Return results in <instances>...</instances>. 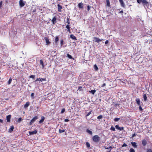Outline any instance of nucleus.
Returning <instances> with one entry per match:
<instances>
[{
	"mask_svg": "<svg viewBox=\"0 0 152 152\" xmlns=\"http://www.w3.org/2000/svg\"><path fill=\"white\" fill-rule=\"evenodd\" d=\"M119 1L121 5L123 7H124L125 6V4L123 0H119Z\"/></svg>",
	"mask_w": 152,
	"mask_h": 152,
	"instance_id": "f3484780",
	"label": "nucleus"
},
{
	"mask_svg": "<svg viewBox=\"0 0 152 152\" xmlns=\"http://www.w3.org/2000/svg\"><path fill=\"white\" fill-rule=\"evenodd\" d=\"M11 118V115H7V122H9L10 121V119Z\"/></svg>",
	"mask_w": 152,
	"mask_h": 152,
	"instance_id": "9d476101",
	"label": "nucleus"
},
{
	"mask_svg": "<svg viewBox=\"0 0 152 152\" xmlns=\"http://www.w3.org/2000/svg\"><path fill=\"white\" fill-rule=\"evenodd\" d=\"M100 139V137L97 135L94 136L92 137V140L93 141L95 142H99Z\"/></svg>",
	"mask_w": 152,
	"mask_h": 152,
	"instance_id": "f03ea898",
	"label": "nucleus"
},
{
	"mask_svg": "<svg viewBox=\"0 0 152 152\" xmlns=\"http://www.w3.org/2000/svg\"><path fill=\"white\" fill-rule=\"evenodd\" d=\"M137 2L139 4H141L145 8L148 9L150 3L146 0H137Z\"/></svg>",
	"mask_w": 152,
	"mask_h": 152,
	"instance_id": "f257e3e1",
	"label": "nucleus"
},
{
	"mask_svg": "<svg viewBox=\"0 0 152 152\" xmlns=\"http://www.w3.org/2000/svg\"><path fill=\"white\" fill-rule=\"evenodd\" d=\"M130 152H135V151L134 149L132 148H130L129 150Z\"/></svg>",
	"mask_w": 152,
	"mask_h": 152,
	"instance_id": "2f4dec72",
	"label": "nucleus"
},
{
	"mask_svg": "<svg viewBox=\"0 0 152 152\" xmlns=\"http://www.w3.org/2000/svg\"><path fill=\"white\" fill-rule=\"evenodd\" d=\"M143 98L144 101H146L147 100V97L146 94H144L143 95Z\"/></svg>",
	"mask_w": 152,
	"mask_h": 152,
	"instance_id": "a211bd4d",
	"label": "nucleus"
},
{
	"mask_svg": "<svg viewBox=\"0 0 152 152\" xmlns=\"http://www.w3.org/2000/svg\"><path fill=\"white\" fill-rule=\"evenodd\" d=\"M65 131V130L64 129H59V132L60 133H63Z\"/></svg>",
	"mask_w": 152,
	"mask_h": 152,
	"instance_id": "c85d7f7f",
	"label": "nucleus"
},
{
	"mask_svg": "<svg viewBox=\"0 0 152 152\" xmlns=\"http://www.w3.org/2000/svg\"><path fill=\"white\" fill-rule=\"evenodd\" d=\"M12 78H11V77L10 78V79H9V80H8V85H10L12 81Z\"/></svg>",
	"mask_w": 152,
	"mask_h": 152,
	"instance_id": "393cba45",
	"label": "nucleus"
},
{
	"mask_svg": "<svg viewBox=\"0 0 152 152\" xmlns=\"http://www.w3.org/2000/svg\"><path fill=\"white\" fill-rule=\"evenodd\" d=\"M44 38L45 40V41L46 42V45H48L50 44V42L49 41V39L47 37H45Z\"/></svg>",
	"mask_w": 152,
	"mask_h": 152,
	"instance_id": "39448f33",
	"label": "nucleus"
},
{
	"mask_svg": "<svg viewBox=\"0 0 152 152\" xmlns=\"http://www.w3.org/2000/svg\"><path fill=\"white\" fill-rule=\"evenodd\" d=\"M110 129V130H113V131H115V128H114V127L113 126H112L111 127Z\"/></svg>",
	"mask_w": 152,
	"mask_h": 152,
	"instance_id": "f704fd0d",
	"label": "nucleus"
},
{
	"mask_svg": "<svg viewBox=\"0 0 152 152\" xmlns=\"http://www.w3.org/2000/svg\"><path fill=\"white\" fill-rule=\"evenodd\" d=\"M33 12H36V10H33Z\"/></svg>",
	"mask_w": 152,
	"mask_h": 152,
	"instance_id": "e2e57ef3",
	"label": "nucleus"
},
{
	"mask_svg": "<svg viewBox=\"0 0 152 152\" xmlns=\"http://www.w3.org/2000/svg\"><path fill=\"white\" fill-rule=\"evenodd\" d=\"M58 10H61L62 8V7L61 6L58 4Z\"/></svg>",
	"mask_w": 152,
	"mask_h": 152,
	"instance_id": "cd10ccee",
	"label": "nucleus"
},
{
	"mask_svg": "<svg viewBox=\"0 0 152 152\" xmlns=\"http://www.w3.org/2000/svg\"><path fill=\"white\" fill-rule=\"evenodd\" d=\"M90 7L89 5L87 6V10H90Z\"/></svg>",
	"mask_w": 152,
	"mask_h": 152,
	"instance_id": "6e6d98bb",
	"label": "nucleus"
},
{
	"mask_svg": "<svg viewBox=\"0 0 152 152\" xmlns=\"http://www.w3.org/2000/svg\"><path fill=\"white\" fill-rule=\"evenodd\" d=\"M70 37L71 38L73 39L77 40L76 37L73 34H71Z\"/></svg>",
	"mask_w": 152,
	"mask_h": 152,
	"instance_id": "aec40b11",
	"label": "nucleus"
},
{
	"mask_svg": "<svg viewBox=\"0 0 152 152\" xmlns=\"http://www.w3.org/2000/svg\"><path fill=\"white\" fill-rule=\"evenodd\" d=\"M37 132L36 129L34 130V131L32 132H29V134L30 135H32L36 134Z\"/></svg>",
	"mask_w": 152,
	"mask_h": 152,
	"instance_id": "1a4fd4ad",
	"label": "nucleus"
},
{
	"mask_svg": "<svg viewBox=\"0 0 152 152\" xmlns=\"http://www.w3.org/2000/svg\"><path fill=\"white\" fill-rule=\"evenodd\" d=\"M58 11L60 12L61 11V10H58Z\"/></svg>",
	"mask_w": 152,
	"mask_h": 152,
	"instance_id": "0e129e2a",
	"label": "nucleus"
},
{
	"mask_svg": "<svg viewBox=\"0 0 152 152\" xmlns=\"http://www.w3.org/2000/svg\"><path fill=\"white\" fill-rule=\"evenodd\" d=\"M139 109L140 110V111H142V110H143V109L142 108L141 106L140 105H139Z\"/></svg>",
	"mask_w": 152,
	"mask_h": 152,
	"instance_id": "e433bc0d",
	"label": "nucleus"
},
{
	"mask_svg": "<svg viewBox=\"0 0 152 152\" xmlns=\"http://www.w3.org/2000/svg\"><path fill=\"white\" fill-rule=\"evenodd\" d=\"M56 18L55 17L53 18L52 19V21L53 24L56 23Z\"/></svg>",
	"mask_w": 152,
	"mask_h": 152,
	"instance_id": "412c9836",
	"label": "nucleus"
},
{
	"mask_svg": "<svg viewBox=\"0 0 152 152\" xmlns=\"http://www.w3.org/2000/svg\"><path fill=\"white\" fill-rule=\"evenodd\" d=\"M3 122V120L1 119H0V122L1 123H2Z\"/></svg>",
	"mask_w": 152,
	"mask_h": 152,
	"instance_id": "bf43d9fd",
	"label": "nucleus"
},
{
	"mask_svg": "<svg viewBox=\"0 0 152 152\" xmlns=\"http://www.w3.org/2000/svg\"><path fill=\"white\" fill-rule=\"evenodd\" d=\"M131 144L134 148H137V145L136 142H131Z\"/></svg>",
	"mask_w": 152,
	"mask_h": 152,
	"instance_id": "ddd939ff",
	"label": "nucleus"
},
{
	"mask_svg": "<svg viewBox=\"0 0 152 152\" xmlns=\"http://www.w3.org/2000/svg\"><path fill=\"white\" fill-rule=\"evenodd\" d=\"M66 27L67 29V31L69 33L70 32V27L69 25V24L66 25Z\"/></svg>",
	"mask_w": 152,
	"mask_h": 152,
	"instance_id": "2eb2a0df",
	"label": "nucleus"
},
{
	"mask_svg": "<svg viewBox=\"0 0 152 152\" xmlns=\"http://www.w3.org/2000/svg\"><path fill=\"white\" fill-rule=\"evenodd\" d=\"M106 85V84L105 83H103L101 86L102 87H104Z\"/></svg>",
	"mask_w": 152,
	"mask_h": 152,
	"instance_id": "864d4df0",
	"label": "nucleus"
},
{
	"mask_svg": "<svg viewBox=\"0 0 152 152\" xmlns=\"http://www.w3.org/2000/svg\"><path fill=\"white\" fill-rule=\"evenodd\" d=\"M55 41L56 42H57V36L56 37Z\"/></svg>",
	"mask_w": 152,
	"mask_h": 152,
	"instance_id": "4d7b16f0",
	"label": "nucleus"
},
{
	"mask_svg": "<svg viewBox=\"0 0 152 152\" xmlns=\"http://www.w3.org/2000/svg\"><path fill=\"white\" fill-rule=\"evenodd\" d=\"M147 152H152V151L151 149H148Z\"/></svg>",
	"mask_w": 152,
	"mask_h": 152,
	"instance_id": "a18cd8bd",
	"label": "nucleus"
},
{
	"mask_svg": "<svg viewBox=\"0 0 152 152\" xmlns=\"http://www.w3.org/2000/svg\"><path fill=\"white\" fill-rule=\"evenodd\" d=\"M82 88V87L80 86H79L78 87V89H80L81 88Z\"/></svg>",
	"mask_w": 152,
	"mask_h": 152,
	"instance_id": "13d9d810",
	"label": "nucleus"
},
{
	"mask_svg": "<svg viewBox=\"0 0 152 152\" xmlns=\"http://www.w3.org/2000/svg\"><path fill=\"white\" fill-rule=\"evenodd\" d=\"M2 1H1L0 2V8H1V5H2Z\"/></svg>",
	"mask_w": 152,
	"mask_h": 152,
	"instance_id": "09e8293b",
	"label": "nucleus"
},
{
	"mask_svg": "<svg viewBox=\"0 0 152 152\" xmlns=\"http://www.w3.org/2000/svg\"><path fill=\"white\" fill-rule=\"evenodd\" d=\"M136 103L138 105H140V101L139 98H137L136 99Z\"/></svg>",
	"mask_w": 152,
	"mask_h": 152,
	"instance_id": "f8f14e48",
	"label": "nucleus"
},
{
	"mask_svg": "<svg viewBox=\"0 0 152 152\" xmlns=\"http://www.w3.org/2000/svg\"><path fill=\"white\" fill-rule=\"evenodd\" d=\"M115 127L116 129L120 130H123L124 129L123 127H120L118 125H115Z\"/></svg>",
	"mask_w": 152,
	"mask_h": 152,
	"instance_id": "0eeeda50",
	"label": "nucleus"
},
{
	"mask_svg": "<svg viewBox=\"0 0 152 152\" xmlns=\"http://www.w3.org/2000/svg\"><path fill=\"white\" fill-rule=\"evenodd\" d=\"M35 77V75H31L30 77V78H34Z\"/></svg>",
	"mask_w": 152,
	"mask_h": 152,
	"instance_id": "ea45409f",
	"label": "nucleus"
},
{
	"mask_svg": "<svg viewBox=\"0 0 152 152\" xmlns=\"http://www.w3.org/2000/svg\"><path fill=\"white\" fill-rule=\"evenodd\" d=\"M22 120V119L21 118H19L18 120V122H20Z\"/></svg>",
	"mask_w": 152,
	"mask_h": 152,
	"instance_id": "49530a36",
	"label": "nucleus"
},
{
	"mask_svg": "<svg viewBox=\"0 0 152 152\" xmlns=\"http://www.w3.org/2000/svg\"><path fill=\"white\" fill-rule=\"evenodd\" d=\"M94 39L95 40V42H99L102 41V39H100L98 37H94Z\"/></svg>",
	"mask_w": 152,
	"mask_h": 152,
	"instance_id": "423d86ee",
	"label": "nucleus"
},
{
	"mask_svg": "<svg viewBox=\"0 0 152 152\" xmlns=\"http://www.w3.org/2000/svg\"><path fill=\"white\" fill-rule=\"evenodd\" d=\"M30 102H27L24 105V107L25 108H27L29 105Z\"/></svg>",
	"mask_w": 152,
	"mask_h": 152,
	"instance_id": "4468645a",
	"label": "nucleus"
},
{
	"mask_svg": "<svg viewBox=\"0 0 152 152\" xmlns=\"http://www.w3.org/2000/svg\"><path fill=\"white\" fill-rule=\"evenodd\" d=\"M67 19V22L68 23V24H69L70 23V22H69V18H67L66 19Z\"/></svg>",
	"mask_w": 152,
	"mask_h": 152,
	"instance_id": "8fccbe9b",
	"label": "nucleus"
},
{
	"mask_svg": "<svg viewBox=\"0 0 152 152\" xmlns=\"http://www.w3.org/2000/svg\"><path fill=\"white\" fill-rule=\"evenodd\" d=\"M40 81H45L46 80L45 78H40V79H39Z\"/></svg>",
	"mask_w": 152,
	"mask_h": 152,
	"instance_id": "c9c22d12",
	"label": "nucleus"
},
{
	"mask_svg": "<svg viewBox=\"0 0 152 152\" xmlns=\"http://www.w3.org/2000/svg\"><path fill=\"white\" fill-rule=\"evenodd\" d=\"M67 19V22L68 23V24H69L70 23V22H69V18H67L66 19Z\"/></svg>",
	"mask_w": 152,
	"mask_h": 152,
	"instance_id": "3c124183",
	"label": "nucleus"
},
{
	"mask_svg": "<svg viewBox=\"0 0 152 152\" xmlns=\"http://www.w3.org/2000/svg\"><path fill=\"white\" fill-rule=\"evenodd\" d=\"M119 104H115V106H119Z\"/></svg>",
	"mask_w": 152,
	"mask_h": 152,
	"instance_id": "052dcab7",
	"label": "nucleus"
},
{
	"mask_svg": "<svg viewBox=\"0 0 152 152\" xmlns=\"http://www.w3.org/2000/svg\"><path fill=\"white\" fill-rule=\"evenodd\" d=\"M137 135L136 134L134 133L133 134L131 138H133L134 137H135Z\"/></svg>",
	"mask_w": 152,
	"mask_h": 152,
	"instance_id": "79ce46f5",
	"label": "nucleus"
},
{
	"mask_svg": "<svg viewBox=\"0 0 152 152\" xmlns=\"http://www.w3.org/2000/svg\"><path fill=\"white\" fill-rule=\"evenodd\" d=\"M109 42V41L108 40H107L105 42V44L106 45Z\"/></svg>",
	"mask_w": 152,
	"mask_h": 152,
	"instance_id": "de8ad7c7",
	"label": "nucleus"
},
{
	"mask_svg": "<svg viewBox=\"0 0 152 152\" xmlns=\"http://www.w3.org/2000/svg\"><path fill=\"white\" fill-rule=\"evenodd\" d=\"M26 4V2L23 0H20L19 1V6L20 7H24Z\"/></svg>",
	"mask_w": 152,
	"mask_h": 152,
	"instance_id": "7ed1b4c3",
	"label": "nucleus"
},
{
	"mask_svg": "<svg viewBox=\"0 0 152 152\" xmlns=\"http://www.w3.org/2000/svg\"><path fill=\"white\" fill-rule=\"evenodd\" d=\"M106 6L107 7L110 6V1L109 0H106Z\"/></svg>",
	"mask_w": 152,
	"mask_h": 152,
	"instance_id": "4be33fe9",
	"label": "nucleus"
},
{
	"mask_svg": "<svg viewBox=\"0 0 152 152\" xmlns=\"http://www.w3.org/2000/svg\"><path fill=\"white\" fill-rule=\"evenodd\" d=\"M78 6L79 9H82L83 8V4L82 2L78 4Z\"/></svg>",
	"mask_w": 152,
	"mask_h": 152,
	"instance_id": "9b49d317",
	"label": "nucleus"
},
{
	"mask_svg": "<svg viewBox=\"0 0 152 152\" xmlns=\"http://www.w3.org/2000/svg\"><path fill=\"white\" fill-rule=\"evenodd\" d=\"M69 121V120L68 119H65L64 120V121L66 122H68V121Z\"/></svg>",
	"mask_w": 152,
	"mask_h": 152,
	"instance_id": "603ef678",
	"label": "nucleus"
},
{
	"mask_svg": "<svg viewBox=\"0 0 152 152\" xmlns=\"http://www.w3.org/2000/svg\"><path fill=\"white\" fill-rule=\"evenodd\" d=\"M34 93H32L31 94V96L32 99H34Z\"/></svg>",
	"mask_w": 152,
	"mask_h": 152,
	"instance_id": "a19ab883",
	"label": "nucleus"
},
{
	"mask_svg": "<svg viewBox=\"0 0 152 152\" xmlns=\"http://www.w3.org/2000/svg\"><path fill=\"white\" fill-rule=\"evenodd\" d=\"M127 146V145L125 143L123 144L122 145V147H126Z\"/></svg>",
	"mask_w": 152,
	"mask_h": 152,
	"instance_id": "c03bdc74",
	"label": "nucleus"
},
{
	"mask_svg": "<svg viewBox=\"0 0 152 152\" xmlns=\"http://www.w3.org/2000/svg\"><path fill=\"white\" fill-rule=\"evenodd\" d=\"M40 64L42 66V68H44V64L42 60L41 59L40 61Z\"/></svg>",
	"mask_w": 152,
	"mask_h": 152,
	"instance_id": "b1692460",
	"label": "nucleus"
},
{
	"mask_svg": "<svg viewBox=\"0 0 152 152\" xmlns=\"http://www.w3.org/2000/svg\"><path fill=\"white\" fill-rule=\"evenodd\" d=\"M14 129V127L13 126H12L11 127V128L9 129L8 132H12L13 131V129Z\"/></svg>",
	"mask_w": 152,
	"mask_h": 152,
	"instance_id": "6ab92c4d",
	"label": "nucleus"
},
{
	"mask_svg": "<svg viewBox=\"0 0 152 152\" xmlns=\"http://www.w3.org/2000/svg\"><path fill=\"white\" fill-rule=\"evenodd\" d=\"M45 118L44 117V116L41 117V119L39 121V123L41 124V123H42L45 120Z\"/></svg>",
	"mask_w": 152,
	"mask_h": 152,
	"instance_id": "dca6fc26",
	"label": "nucleus"
},
{
	"mask_svg": "<svg viewBox=\"0 0 152 152\" xmlns=\"http://www.w3.org/2000/svg\"><path fill=\"white\" fill-rule=\"evenodd\" d=\"M64 41L63 39H61L60 41V43L61 45V46H62L64 44Z\"/></svg>",
	"mask_w": 152,
	"mask_h": 152,
	"instance_id": "bb28decb",
	"label": "nucleus"
},
{
	"mask_svg": "<svg viewBox=\"0 0 152 152\" xmlns=\"http://www.w3.org/2000/svg\"><path fill=\"white\" fill-rule=\"evenodd\" d=\"M65 108H63L61 110V113H63L65 111Z\"/></svg>",
	"mask_w": 152,
	"mask_h": 152,
	"instance_id": "58836bf2",
	"label": "nucleus"
},
{
	"mask_svg": "<svg viewBox=\"0 0 152 152\" xmlns=\"http://www.w3.org/2000/svg\"><path fill=\"white\" fill-rule=\"evenodd\" d=\"M142 143L143 146H145L146 145L147 142L146 140L143 139L142 140Z\"/></svg>",
	"mask_w": 152,
	"mask_h": 152,
	"instance_id": "6e6552de",
	"label": "nucleus"
},
{
	"mask_svg": "<svg viewBox=\"0 0 152 152\" xmlns=\"http://www.w3.org/2000/svg\"><path fill=\"white\" fill-rule=\"evenodd\" d=\"M95 69L97 71L98 69V68L96 64H95L94 66Z\"/></svg>",
	"mask_w": 152,
	"mask_h": 152,
	"instance_id": "7c9ffc66",
	"label": "nucleus"
},
{
	"mask_svg": "<svg viewBox=\"0 0 152 152\" xmlns=\"http://www.w3.org/2000/svg\"><path fill=\"white\" fill-rule=\"evenodd\" d=\"M119 13H123V10H121V11H120V12H119Z\"/></svg>",
	"mask_w": 152,
	"mask_h": 152,
	"instance_id": "680f3d73",
	"label": "nucleus"
},
{
	"mask_svg": "<svg viewBox=\"0 0 152 152\" xmlns=\"http://www.w3.org/2000/svg\"><path fill=\"white\" fill-rule=\"evenodd\" d=\"M67 56L70 59L72 58V57L70 55L68 54H67Z\"/></svg>",
	"mask_w": 152,
	"mask_h": 152,
	"instance_id": "72a5a7b5",
	"label": "nucleus"
},
{
	"mask_svg": "<svg viewBox=\"0 0 152 152\" xmlns=\"http://www.w3.org/2000/svg\"><path fill=\"white\" fill-rule=\"evenodd\" d=\"M86 132L90 134L91 135L92 134V131L88 129L86 130Z\"/></svg>",
	"mask_w": 152,
	"mask_h": 152,
	"instance_id": "a878e982",
	"label": "nucleus"
},
{
	"mask_svg": "<svg viewBox=\"0 0 152 152\" xmlns=\"http://www.w3.org/2000/svg\"><path fill=\"white\" fill-rule=\"evenodd\" d=\"M91 112L92 111H90V112H89L86 115V116H89V115H90L91 114Z\"/></svg>",
	"mask_w": 152,
	"mask_h": 152,
	"instance_id": "37998d69",
	"label": "nucleus"
},
{
	"mask_svg": "<svg viewBox=\"0 0 152 152\" xmlns=\"http://www.w3.org/2000/svg\"><path fill=\"white\" fill-rule=\"evenodd\" d=\"M96 91L95 90H91V91H89V92L91 93L92 94H94V93H95V92H96Z\"/></svg>",
	"mask_w": 152,
	"mask_h": 152,
	"instance_id": "5701e85b",
	"label": "nucleus"
},
{
	"mask_svg": "<svg viewBox=\"0 0 152 152\" xmlns=\"http://www.w3.org/2000/svg\"><path fill=\"white\" fill-rule=\"evenodd\" d=\"M106 149H108V148H106Z\"/></svg>",
	"mask_w": 152,
	"mask_h": 152,
	"instance_id": "338daca9",
	"label": "nucleus"
},
{
	"mask_svg": "<svg viewBox=\"0 0 152 152\" xmlns=\"http://www.w3.org/2000/svg\"><path fill=\"white\" fill-rule=\"evenodd\" d=\"M38 118V117L37 116H36L34 117L31 121L29 123V124L30 125H32V124L35 121V120L37 119Z\"/></svg>",
	"mask_w": 152,
	"mask_h": 152,
	"instance_id": "20e7f679",
	"label": "nucleus"
},
{
	"mask_svg": "<svg viewBox=\"0 0 152 152\" xmlns=\"http://www.w3.org/2000/svg\"><path fill=\"white\" fill-rule=\"evenodd\" d=\"M39 79H40V78H37L36 80H35V81H40Z\"/></svg>",
	"mask_w": 152,
	"mask_h": 152,
	"instance_id": "5fc2aeb1",
	"label": "nucleus"
},
{
	"mask_svg": "<svg viewBox=\"0 0 152 152\" xmlns=\"http://www.w3.org/2000/svg\"><path fill=\"white\" fill-rule=\"evenodd\" d=\"M57 40H58V39H57Z\"/></svg>",
	"mask_w": 152,
	"mask_h": 152,
	"instance_id": "69168bd1",
	"label": "nucleus"
},
{
	"mask_svg": "<svg viewBox=\"0 0 152 152\" xmlns=\"http://www.w3.org/2000/svg\"><path fill=\"white\" fill-rule=\"evenodd\" d=\"M102 118V115H100L98 116L97 117V118L98 119H100Z\"/></svg>",
	"mask_w": 152,
	"mask_h": 152,
	"instance_id": "c756f323",
	"label": "nucleus"
},
{
	"mask_svg": "<svg viewBox=\"0 0 152 152\" xmlns=\"http://www.w3.org/2000/svg\"><path fill=\"white\" fill-rule=\"evenodd\" d=\"M119 120H120V118H114V121H117Z\"/></svg>",
	"mask_w": 152,
	"mask_h": 152,
	"instance_id": "4c0bfd02",
	"label": "nucleus"
},
{
	"mask_svg": "<svg viewBox=\"0 0 152 152\" xmlns=\"http://www.w3.org/2000/svg\"><path fill=\"white\" fill-rule=\"evenodd\" d=\"M86 146L87 148H89L90 147V144L88 142H87L86 143Z\"/></svg>",
	"mask_w": 152,
	"mask_h": 152,
	"instance_id": "473e14b6",
	"label": "nucleus"
}]
</instances>
